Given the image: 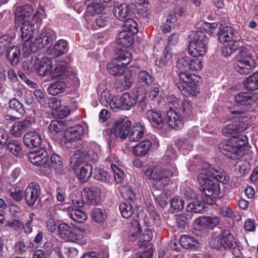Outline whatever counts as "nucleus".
Returning <instances> with one entry per match:
<instances>
[{
  "instance_id": "4d7b16f0",
  "label": "nucleus",
  "mask_w": 258,
  "mask_h": 258,
  "mask_svg": "<svg viewBox=\"0 0 258 258\" xmlns=\"http://www.w3.org/2000/svg\"><path fill=\"white\" fill-rule=\"evenodd\" d=\"M118 189L121 196L125 200H133L135 197L133 191L131 188L125 185H121L118 187Z\"/></svg>"
},
{
  "instance_id": "1a4fd4ad",
  "label": "nucleus",
  "mask_w": 258,
  "mask_h": 258,
  "mask_svg": "<svg viewBox=\"0 0 258 258\" xmlns=\"http://www.w3.org/2000/svg\"><path fill=\"white\" fill-rule=\"evenodd\" d=\"M234 100L236 104L230 109V112L235 117H239L248 110L251 108V103L254 101L251 94L247 92H240L236 94Z\"/></svg>"
},
{
  "instance_id": "09e8293b",
  "label": "nucleus",
  "mask_w": 258,
  "mask_h": 258,
  "mask_svg": "<svg viewBox=\"0 0 258 258\" xmlns=\"http://www.w3.org/2000/svg\"><path fill=\"white\" fill-rule=\"evenodd\" d=\"M139 82L148 86L152 84L154 82L153 77L146 71H140L138 75Z\"/></svg>"
},
{
  "instance_id": "6e6d98bb",
  "label": "nucleus",
  "mask_w": 258,
  "mask_h": 258,
  "mask_svg": "<svg viewBox=\"0 0 258 258\" xmlns=\"http://www.w3.org/2000/svg\"><path fill=\"white\" fill-rule=\"evenodd\" d=\"M171 57L172 54L170 52V49L169 47H166L165 48L163 56L159 60H156V64H158L160 67H163L168 64Z\"/></svg>"
},
{
  "instance_id": "79ce46f5",
  "label": "nucleus",
  "mask_w": 258,
  "mask_h": 258,
  "mask_svg": "<svg viewBox=\"0 0 258 258\" xmlns=\"http://www.w3.org/2000/svg\"><path fill=\"white\" fill-rule=\"evenodd\" d=\"M244 86L246 90L254 91L258 89V73H253L247 77L244 82Z\"/></svg>"
},
{
  "instance_id": "f8f14e48",
  "label": "nucleus",
  "mask_w": 258,
  "mask_h": 258,
  "mask_svg": "<svg viewBox=\"0 0 258 258\" xmlns=\"http://www.w3.org/2000/svg\"><path fill=\"white\" fill-rule=\"evenodd\" d=\"M47 154V152L44 149H40L30 152L28 155L30 161L33 164L40 166L41 171L46 175L51 173Z\"/></svg>"
},
{
  "instance_id": "864d4df0",
  "label": "nucleus",
  "mask_w": 258,
  "mask_h": 258,
  "mask_svg": "<svg viewBox=\"0 0 258 258\" xmlns=\"http://www.w3.org/2000/svg\"><path fill=\"white\" fill-rule=\"evenodd\" d=\"M132 57L130 52L121 50L117 56L114 59H116L118 63H121L122 66H127L131 60Z\"/></svg>"
},
{
  "instance_id": "49530a36",
  "label": "nucleus",
  "mask_w": 258,
  "mask_h": 258,
  "mask_svg": "<svg viewBox=\"0 0 258 258\" xmlns=\"http://www.w3.org/2000/svg\"><path fill=\"white\" fill-rule=\"evenodd\" d=\"M49 130L54 135L61 133L64 129V124L62 121L53 120L49 125Z\"/></svg>"
},
{
  "instance_id": "774afa93",
  "label": "nucleus",
  "mask_w": 258,
  "mask_h": 258,
  "mask_svg": "<svg viewBox=\"0 0 258 258\" xmlns=\"http://www.w3.org/2000/svg\"><path fill=\"white\" fill-rule=\"evenodd\" d=\"M171 207L175 210L179 211L184 208V201L182 198L174 197L170 202Z\"/></svg>"
},
{
  "instance_id": "bb28decb",
  "label": "nucleus",
  "mask_w": 258,
  "mask_h": 258,
  "mask_svg": "<svg viewBox=\"0 0 258 258\" xmlns=\"http://www.w3.org/2000/svg\"><path fill=\"white\" fill-rule=\"evenodd\" d=\"M69 217L75 222L83 223L87 219V214L80 209H75L73 207H69L67 209Z\"/></svg>"
},
{
  "instance_id": "338daca9",
  "label": "nucleus",
  "mask_w": 258,
  "mask_h": 258,
  "mask_svg": "<svg viewBox=\"0 0 258 258\" xmlns=\"http://www.w3.org/2000/svg\"><path fill=\"white\" fill-rule=\"evenodd\" d=\"M188 70L198 71L202 70L203 68L202 61L200 59L191 58L189 57Z\"/></svg>"
},
{
  "instance_id": "c85d7f7f",
  "label": "nucleus",
  "mask_w": 258,
  "mask_h": 258,
  "mask_svg": "<svg viewBox=\"0 0 258 258\" xmlns=\"http://www.w3.org/2000/svg\"><path fill=\"white\" fill-rule=\"evenodd\" d=\"M177 112L183 118L191 117L192 114V106L190 102L188 100L181 101L179 99Z\"/></svg>"
},
{
  "instance_id": "4be33fe9",
  "label": "nucleus",
  "mask_w": 258,
  "mask_h": 258,
  "mask_svg": "<svg viewBox=\"0 0 258 258\" xmlns=\"http://www.w3.org/2000/svg\"><path fill=\"white\" fill-rule=\"evenodd\" d=\"M52 62L51 58L47 57H43L40 61H39L36 72L39 76H42L52 75Z\"/></svg>"
},
{
  "instance_id": "e433bc0d",
  "label": "nucleus",
  "mask_w": 258,
  "mask_h": 258,
  "mask_svg": "<svg viewBox=\"0 0 258 258\" xmlns=\"http://www.w3.org/2000/svg\"><path fill=\"white\" fill-rule=\"evenodd\" d=\"M68 50V43L63 39L58 40L54 45L51 53L55 56H59L64 54Z\"/></svg>"
},
{
  "instance_id": "a19ab883",
  "label": "nucleus",
  "mask_w": 258,
  "mask_h": 258,
  "mask_svg": "<svg viewBox=\"0 0 258 258\" xmlns=\"http://www.w3.org/2000/svg\"><path fill=\"white\" fill-rule=\"evenodd\" d=\"M121 102H122V110H130L136 103V99L135 97L128 93H124L121 96Z\"/></svg>"
},
{
  "instance_id": "de8ad7c7",
  "label": "nucleus",
  "mask_w": 258,
  "mask_h": 258,
  "mask_svg": "<svg viewBox=\"0 0 258 258\" xmlns=\"http://www.w3.org/2000/svg\"><path fill=\"white\" fill-rule=\"evenodd\" d=\"M119 211L122 217L128 218L134 213L133 206L128 202H123L120 204Z\"/></svg>"
},
{
  "instance_id": "ea45409f",
  "label": "nucleus",
  "mask_w": 258,
  "mask_h": 258,
  "mask_svg": "<svg viewBox=\"0 0 258 258\" xmlns=\"http://www.w3.org/2000/svg\"><path fill=\"white\" fill-rule=\"evenodd\" d=\"M178 77L180 81L177 84L178 87L183 85L184 84H190V83H196V80L198 78L197 76L187 72L179 73Z\"/></svg>"
},
{
  "instance_id": "f257e3e1",
  "label": "nucleus",
  "mask_w": 258,
  "mask_h": 258,
  "mask_svg": "<svg viewBox=\"0 0 258 258\" xmlns=\"http://www.w3.org/2000/svg\"><path fill=\"white\" fill-rule=\"evenodd\" d=\"M247 142V139L245 136H234L231 139L220 143L218 148L223 154L230 158L236 159L245 154V146Z\"/></svg>"
},
{
  "instance_id": "3c124183",
  "label": "nucleus",
  "mask_w": 258,
  "mask_h": 258,
  "mask_svg": "<svg viewBox=\"0 0 258 258\" xmlns=\"http://www.w3.org/2000/svg\"><path fill=\"white\" fill-rule=\"evenodd\" d=\"M8 150L14 155L20 156L22 155V145L18 141L12 140L7 146Z\"/></svg>"
},
{
  "instance_id": "58836bf2",
  "label": "nucleus",
  "mask_w": 258,
  "mask_h": 258,
  "mask_svg": "<svg viewBox=\"0 0 258 258\" xmlns=\"http://www.w3.org/2000/svg\"><path fill=\"white\" fill-rule=\"evenodd\" d=\"M180 243L185 249L197 248L198 245V242L196 239L186 235L181 236Z\"/></svg>"
},
{
  "instance_id": "4c0bfd02",
  "label": "nucleus",
  "mask_w": 258,
  "mask_h": 258,
  "mask_svg": "<svg viewBox=\"0 0 258 258\" xmlns=\"http://www.w3.org/2000/svg\"><path fill=\"white\" fill-rule=\"evenodd\" d=\"M34 30V25L29 21H25L21 28L23 39H26V40H27L31 38L33 35Z\"/></svg>"
},
{
  "instance_id": "5701e85b",
  "label": "nucleus",
  "mask_w": 258,
  "mask_h": 258,
  "mask_svg": "<svg viewBox=\"0 0 258 258\" xmlns=\"http://www.w3.org/2000/svg\"><path fill=\"white\" fill-rule=\"evenodd\" d=\"M33 12V9L30 4L17 6L15 11L16 22L29 18L32 15Z\"/></svg>"
},
{
  "instance_id": "4468645a",
  "label": "nucleus",
  "mask_w": 258,
  "mask_h": 258,
  "mask_svg": "<svg viewBox=\"0 0 258 258\" xmlns=\"http://www.w3.org/2000/svg\"><path fill=\"white\" fill-rule=\"evenodd\" d=\"M83 134L84 128L80 124L70 127L65 131L61 143L66 148H75V142L81 139Z\"/></svg>"
},
{
  "instance_id": "39448f33",
  "label": "nucleus",
  "mask_w": 258,
  "mask_h": 258,
  "mask_svg": "<svg viewBox=\"0 0 258 258\" xmlns=\"http://www.w3.org/2000/svg\"><path fill=\"white\" fill-rule=\"evenodd\" d=\"M145 174L153 180V186L157 190H161L169 184L172 172L167 169L154 168L148 169Z\"/></svg>"
},
{
  "instance_id": "69168bd1",
  "label": "nucleus",
  "mask_w": 258,
  "mask_h": 258,
  "mask_svg": "<svg viewBox=\"0 0 258 258\" xmlns=\"http://www.w3.org/2000/svg\"><path fill=\"white\" fill-rule=\"evenodd\" d=\"M189 57L185 56L179 58L176 62V68L181 72H187L189 68Z\"/></svg>"
},
{
  "instance_id": "cd10ccee",
  "label": "nucleus",
  "mask_w": 258,
  "mask_h": 258,
  "mask_svg": "<svg viewBox=\"0 0 258 258\" xmlns=\"http://www.w3.org/2000/svg\"><path fill=\"white\" fill-rule=\"evenodd\" d=\"M84 4L87 7L86 12L91 16L100 14L105 9L104 4L93 2L92 0H85Z\"/></svg>"
},
{
  "instance_id": "bf43d9fd",
  "label": "nucleus",
  "mask_w": 258,
  "mask_h": 258,
  "mask_svg": "<svg viewBox=\"0 0 258 258\" xmlns=\"http://www.w3.org/2000/svg\"><path fill=\"white\" fill-rule=\"evenodd\" d=\"M10 108L16 111L20 114L25 113V109L22 103L16 98H13L11 99L9 103Z\"/></svg>"
},
{
  "instance_id": "393cba45",
  "label": "nucleus",
  "mask_w": 258,
  "mask_h": 258,
  "mask_svg": "<svg viewBox=\"0 0 258 258\" xmlns=\"http://www.w3.org/2000/svg\"><path fill=\"white\" fill-rule=\"evenodd\" d=\"M145 127L140 123H136L131 128L128 134L129 140L132 142H138L144 136Z\"/></svg>"
},
{
  "instance_id": "9d476101",
  "label": "nucleus",
  "mask_w": 258,
  "mask_h": 258,
  "mask_svg": "<svg viewBox=\"0 0 258 258\" xmlns=\"http://www.w3.org/2000/svg\"><path fill=\"white\" fill-rule=\"evenodd\" d=\"M222 180L216 179L200 187V190L203 194L202 198L204 202L212 205L215 203L214 199L221 196L219 181Z\"/></svg>"
},
{
  "instance_id": "412c9836",
  "label": "nucleus",
  "mask_w": 258,
  "mask_h": 258,
  "mask_svg": "<svg viewBox=\"0 0 258 258\" xmlns=\"http://www.w3.org/2000/svg\"><path fill=\"white\" fill-rule=\"evenodd\" d=\"M131 6L127 3H122L115 6L113 12L115 17L118 20L123 21L132 13Z\"/></svg>"
},
{
  "instance_id": "680f3d73",
  "label": "nucleus",
  "mask_w": 258,
  "mask_h": 258,
  "mask_svg": "<svg viewBox=\"0 0 258 258\" xmlns=\"http://www.w3.org/2000/svg\"><path fill=\"white\" fill-rule=\"evenodd\" d=\"M123 30L128 31L135 34L138 32V24L136 22L132 19H128L124 20Z\"/></svg>"
},
{
  "instance_id": "c03bdc74",
  "label": "nucleus",
  "mask_w": 258,
  "mask_h": 258,
  "mask_svg": "<svg viewBox=\"0 0 258 258\" xmlns=\"http://www.w3.org/2000/svg\"><path fill=\"white\" fill-rule=\"evenodd\" d=\"M91 217L93 221L98 222H103L107 218V214L105 210L101 208H94L92 210Z\"/></svg>"
},
{
  "instance_id": "6ab92c4d",
  "label": "nucleus",
  "mask_w": 258,
  "mask_h": 258,
  "mask_svg": "<svg viewBox=\"0 0 258 258\" xmlns=\"http://www.w3.org/2000/svg\"><path fill=\"white\" fill-rule=\"evenodd\" d=\"M146 117L151 125L154 128L161 129L165 124L164 118L159 111L149 110L146 112Z\"/></svg>"
},
{
  "instance_id": "5fc2aeb1",
  "label": "nucleus",
  "mask_w": 258,
  "mask_h": 258,
  "mask_svg": "<svg viewBox=\"0 0 258 258\" xmlns=\"http://www.w3.org/2000/svg\"><path fill=\"white\" fill-rule=\"evenodd\" d=\"M23 195V188L19 186L12 187L9 190V196L15 201L22 200Z\"/></svg>"
},
{
  "instance_id": "6e6552de",
  "label": "nucleus",
  "mask_w": 258,
  "mask_h": 258,
  "mask_svg": "<svg viewBox=\"0 0 258 258\" xmlns=\"http://www.w3.org/2000/svg\"><path fill=\"white\" fill-rule=\"evenodd\" d=\"M58 233L60 237L67 241H70L84 245L86 239L84 234L78 229L66 223H61L58 226Z\"/></svg>"
},
{
  "instance_id": "7c9ffc66",
  "label": "nucleus",
  "mask_w": 258,
  "mask_h": 258,
  "mask_svg": "<svg viewBox=\"0 0 258 258\" xmlns=\"http://www.w3.org/2000/svg\"><path fill=\"white\" fill-rule=\"evenodd\" d=\"M53 32L50 30H43L37 39L42 46L49 48L52 44L53 39Z\"/></svg>"
},
{
  "instance_id": "aec40b11",
  "label": "nucleus",
  "mask_w": 258,
  "mask_h": 258,
  "mask_svg": "<svg viewBox=\"0 0 258 258\" xmlns=\"http://www.w3.org/2000/svg\"><path fill=\"white\" fill-rule=\"evenodd\" d=\"M32 121L30 119L16 122L12 126L11 134L15 137H21L25 131L32 126Z\"/></svg>"
},
{
  "instance_id": "72a5a7b5",
  "label": "nucleus",
  "mask_w": 258,
  "mask_h": 258,
  "mask_svg": "<svg viewBox=\"0 0 258 258\" xmlns=\"http://www.w3.org/2000/svg\"><path fill=\"white\" fill-rule=\"evenodd\" d=\"M151 146V142L148 140L141 142L134 147L133 154L137 156H144L149 152Z\"/></svg>"
},
{
  "instance_id": "a18cd8bd",
  "label": "nucleus",
  "mask_w": 258,
  "mask_h": 258,
  "mask_svg": "<svg viewBox=\"0 0 258 258\" xmlns=\"http://www.w3.org/2000/svg\"><path fill=\"white\" fill-rule=\"evenodd\" d=\"M67 63L65 61H60L58 62L54 69L52 72V77L56 78L61 76L67 75Z\"/></svg>"
},
{
  "instance_id": "423d86ee",
  "label": "nucleus",
  "mask_w": 258,
  "mask_h": 258,
  "mask_svg": "<svg viewBox=\"0 0 258 258\" xmlns=\"http://www.w3.org/2000/svg\"><path fill=\"white\" fill-rule=\"evenodd\" d=\"M71 163L78 178L82 183L86 182L92 173V166L89 163L80 159L79 155L74 153L72 157Z\"/></svg>"
},
{
  "instance_id": "c9c22d12",
  "label": "nucleus",
  "mask_w": 258,
  "mask_h": 258,
  "mask_svg": "<svg viewBox=\"0 0 258 258\" xmlns=\"http://www.w3.org/2000/svg\"><path fill=\"white\" fill-rule=\"evenodd\" d=\"M124 67L121 63H118L116 59H114L112 62L108 63L107 70L110 74L115 77H118L123 74Z\"/></svg>"
},
{
  "instance_id": "dca6fc26",
  "label": "nucleus",
  "mask_w": 258,
  "mask_h": 258,
  "mask_svg": "<svg viewBox=\"0 0 258 258\" xmlns=\"http://www.w3.org/2000/svg\"><path fill=\"white\" fill-rule=\"evenodd\" d=\"M81 195L86 204L96 205L100 201L101 189L97 186L86 187L82 191Z\"/></svg>"
},
{
  "instance_id": "f03ea898",
  "label": "nucleus",
  "mask_w": 258,
  "mask_h": 258,
  "mask_svg": "<svg viewBox=\"0 0 258 258\" xmlns=\"http://www.w3.org/2000/svg\"><path fill=\"white\" fill-rule=\"evenodd\" d=\"M219 40L221 43L228 42L224 47L222 53L226 56L231 55L240 45L239 37L231 27L226 26L221 28L219 32Z\"/></svg>"
},
{
  "instance_id": "052dcab7",
  "label": "nucleus",
  "mask_w": 258,
  "mask_h": 258,
  "mask_svg": "<svg viewBox=\"0 0 258 258\" xmlns=\"http://www.w3.org/2000/svg\"><path fill=\"white\" fill-rule=\"evenodd\" d=\"M93 177L102 182H106L109 179V175L106 171L101 168H95L93 172Z\"/></svg>"
},
{
  "instance_id": "13d9d810",
  "label": "nucleus",
  "mask_w": 258,
  "mask_h": 258,
  "mask_svg": "<svg viewBox=\"0 0 258 258\" xmlns=\"http://www.w3.org/2000/svg\"><path fill=\"white\" fill-rule=\"evenodd\" d=\"M176 146L179 150L184 151L185 153L188 152L193 148L192 144L187 139L184 138L179 139L177 141Z\"/></svg>"
},
{
  "instance_id": "473e14b6",
  "label": "nucleus",
  "mask_w": 258,
  "mask_h": 258,
  "mask_svg": "<svg viewBox=\"0 0 258 258\" xmlns=\"http://www.w3.org/2000/svg\"><path fill=\"white\" fill-rule=\"evenodd\" d=\"M20 48L17 46H12L7 50V57L12 66H16L20 61Z\"/></svg>"
},
{
  "instance_id": "20e7f679",
  "label": "nucleus",
  "mask_w": 258,
  "mask_h": 258,
  "mask_svg": "<svg viewBox=\"0 0 258 258\" xmlns=\"http://www.w3.org/2000/svg\"><path fill=\"white\" fill-rule=\"evenodd\" d=\"M192 39L189 44V53L193 57L203 56L206 54L208 38L205 33L201 31H192Z\"/></svg>"
},
{
  "instance_id": "a878e982",
  "label": "nucleus",
  "mask_w": 258,
  "mask_h": 258,
  "mask_svg": "<svg viewBox=\"0 0 258 258\" xmlns=\"http://www.w3.org/2000/svg\"><path fill=\"white\" fill-rule=\"evenodd\" d=\"M100 149L96 146L94 148H87L84 151H77L75 153L79 154L80 159L83 160L85 158L86 160L92 162H96L99 159Z\"/></svg>"
},
{
  "instance_id": "b1692460",
  "label": "nucleus",
  "mask_w": 258,
  "mask_h": 258,
  "mask_svg": "<svg viewBox=\"0 0 258 258\" xmlns=\"http://www.w3.org/2000/svg\"><path fill=\"white\" fill-rule=\"evenodd\" d=\"M134 34L128 31L123 30L116 36V41L118 45L124 47L131 46L134 42Z\"/></svg>"
},
{
  "instance_id": "ddd939ff",
  "label": "nucleus",
  "mask_w": 258,
  "mask_h": 258,
  "mask_svg": "<svg viewBox=\"0 0 258 258\" xmlns=\"http://www.w3.org/2000/svg\"><path fill=\"white\" fill-rule=\"evenodd\" d=\"M212 248L219 250L232 249L236 246L235 240L229 230H223L211 242Z\"/></svg>"
},
{
  "instance_id": "603ef678",
  "label": "nucleus",
  "mask_w": 258,
  "mask_h": 258,
  "mask_svg": "<svg viewBox=\"0 0 258 258\" xmlns=\"http://www.w3.org/2000/svg\"><path fill=\"white\" fill-rule=\"evenodd\" d=\"M187 211L195 213H201L206 211L207 207L199 202L195 201L188 204Z\"/></svg>"
},
{
  "instance_id": "2f4dec72",
  "label": "nucleus",
  "mask_w": 258,
  "mask_h": 258,
  "mask_svg": "<svg viewBox=\"0 0 258 258\" xmlns=\"http://www.w3.org/2000/svg\"><path fill=\"white\" fill-rule=\"evenodd\" d=\"M197 224L203 228H213L215 227L219 222L218 217H201L197 219Z\"/></svg>"
},
{
  "instance_id": "7ed1b4c3",
  "label": "nucleus",
  "mask_w": 258,
  "mask_h": 258,
  "mask_svg": "<svg viewBox=\"0 0 258 258\" xmlns=\"http://www.w3.org/2000/svg\"><path fill=\"white\" fill-rule=\"evenodd\" d=\"M167 103L170 109L166 112V121L168 126L175 130L181 129L184 124L183 118L178 113L179 99L173 95L167 98Z\"/></svg>"
},
{
  "instance_id": "f704fd0d",
  "label": "nucleus",
  "mask_w": 258,
  "mask_h": 258,
  "mask_svg": "<svg viewBox=\"0 0 258 258\" xmlns=\"http://www.w3.org/2000/svg\"><path fill=\"white\" fill-rule=\"evenodd\" d=\"M181 93L186 96H196L199 93L198 86L196 83L184 84L178 87Z\"/></svg>"
},
{
  "instance_id": "9b49d317",
  "label": "nucleus",
  "mask_w": 258,
  "mask_h": 258,
  "mask_svg": "<svg viewBox=\"0 0 258 258\" xmlns=\"http://www.w3.org/2000/svg\"><path fill=\"white\" fill-rule=\"evenodd\" d=\"M197 176L198 182L201 186L208 184L214 179L223 180V174L218 169L212 168L209 164H204L200 169Z\"/></svg>"
},
{
  "instance_id": "e2e57ef3",
  "label": "nucleus",
  "mask_w": 258,
  "mask_h": 258,
  "mask_svg": "<svg viewBox=\"0 0 258 258\" xmlns=\"http://www.w3.org/2000/svg\"><path fill=\"white\" fill-rule=\"evenodd\" d=\"M51 165L56 171L60 172L62 171L63 162L60 156L57 154H53L51 157Z\"/></svg>"
},
{
  "instance_id": "c756f323",
  "label": "nucleus",
  "mask_w": 258,
  "mask_h": 258,
  "mask_svg": "<svg viewBox=\"0 0 258 258\" xmlns=\"http://www.w3.org/2000/svg\"><path fill=\"white\" fill-rule=\"evenodd\" d=\"M66 83L62 81H56L51 83L47 88V92L49 95L56 96L64 92L67 89Z\"/></svg>"
},
{
  "instance_id": "37998d69",
  "label": "nucleus",
  "mask_w": 258,
  "mask_h": 258,
  "mask_svg": "<svg viewBox=\"0 0 258 258\" xmlns=\"http://www.w3.org/2000/svg\"><path fill=\"white\" fill-rule=\"evenodd\" d=\"M39 59L36 56L28 57L23 62V68L24 70L32 72L37 70Z\"/></svg>"
},
{
  "instance_id": "0eeeda50",
  "label": "nucleus",
  "mask_w": 258,
  "mask_h": 258,
  "mask_svg": "<svg viewBox=\"0 0 258 258\" xmlns=\"http://www.w3.org/2000/svg\"><path fill=\"white\" fill-rule=\"evenodd\" d=\"M255 63L250 52L243 48L235 63V70L241 75H247L253 71Z\"/></svg>"
},
{
  "instance_id": "0e129e2a",
  "label": "nucleus",
  "mask_w": 258,
  "mask_h": 258,
  "mask_svg": "<svg viewBox=\"0 0 258 258\" xmlns=\"http://www.w3.org/2000/svg\"><path fill=\"white\" fill-rule=\"evenodd\" d=\"M40 46L37 38L33 42L27 41L24 44L25 51L28 53L35 52Z\"/></svg>"
},
{
  "instance_id": "8fccbe9b",
  "label": "nucleus",
  "mask_w": 258,
  "mask_h": 258,
  "mask_svg": "<svg viewBox=\"0 0 258 258\" xmlns=\"http://www.w3.org/2000/svg\"><path fill=\"white\" fill-rule=\"evenodd\" d=\"M111 169L114 173V176L116 182L120 183L122 182L124 177V173L122 166H119L116 164H111Z\"/></svg>"
},
{
  "instance_id": "a211bd4d",
  "label": "nucleus",
  "mask_w": 258,
  "mask_h": 258,
  "mask_svg": "<svg viewBox=\"0 0 258 258\" xmlns=\"http://www.w3.org/2000/svg\"><path fill=\"white\" fill-rule=\"evenodd\" d=\"M23 140L24 144L30 148L39 147L42 142L40 135L35 131H30L26 133Z\"/></svg>"
},
{
  "instance_id": "2eb2a0df",
  "label": "nucleus",
  "mask_w": 258,
  "mask_h": 258,
  "mask_svg": "<svg viewBox=\"0 0 258 258\" xmlns=\"http://www.w3.org/2000/svg\"><path fill=\"white\" fill-rule=\"evenodd\" d=\"M131 122L126 117L118 118L114 123L112 130L114 136L121 140L125 139L129 134Z\"/></svg>"
},
{
  "instance_id": "f3484780",
  "label": "nucleus",
  "mask_w": 258,
  "mask_h": 258,
  "mask_svg": "<svg viewBox=\"0 0 258 258\" xmlns=\"http://www.w3.org/2000/svg\"><path fill=\"white\" fill-rule=\"evenodd\" d=\"M41 189L36 183H31L25 191V200L28 205H34L40 194Z\"/></svg>"
}]
</instances>
